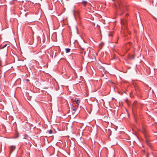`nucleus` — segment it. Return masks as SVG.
<instances>
[{
  "instance_id": "obj_1",
  "label": "nucleus",
  "mask_w": 157,
  "mask_h": 157,
  "mask_svg": "<svg viewBox=\"0 0 157 157\" xmlns=\"http://www.w3.org/2000/svg\"><path fill=\"white\" fill-rule=\"evenodd\" d=\"M117 3L119 6V8L117 9V12L120 15H122L125 11L128 10V8L125 4L121 0H118Z\"/></svg>"
},
{
  "instance_id": "obj_2",
  "label": "nucleus",
  "mask_w": 157,
  "mask_h": 157,
  "mask_svg": "<svg viewBox=\"0 0 157 157\" xmlns=\"http://www.w3.org/2000/svg\"><path fill=\"white\" fill-rule=\"evenodd\" d=\"M142 133H143L144 136L145 137L146 142V144L148 145V146H150V142L149 140L148 139V136L147 134V131L146 129L144 128L143 127L142 129Z\"/></svg>"
},
{
  "instance_id": "obj_3",
  "label": "nucleus",
  "mask_w": 157,
  "mask_h": 157,
  "mask_svg": "<svg viewBox=\"0 0 157 157\" xmlns=\"http://www.w3.org/2000/svg\"><path fill=\"white\" fill-rule=\"evenodd\" d=\"M128 13H126L125 17L123 19L121 20V24H123L124 25H125L126 22L127 21L126 18L127 17H128Z\"/></svg>"
},
{
  "instance_id": "obj_4",
  "label": "nucleus",
  "mask_w": 157,
  "mask_h": 157,
  "mask_svg": "<svg viewBox=\"0 0 157 157\" xmlns=\"http://www.w3.org/2000/svg\"><path fill=\"white\" fill-rule=\"evenodd\" d=\"M78 108V107H77V106H75V107L73 106V107H72L71 108V113H72V114H74L75 113V112L76 111L77 109Z\"/></svg>"
},
{
  "instance_id": "obj_5",
  "label": "nucleus",
  "mask_w": 157,
  "mask_h": 157,
  "mask_svg": "<svg viewBox=\"0 0 157 157\" xmlns=\"http://www.w3.org/2000/svg\"><path fill=\"white\" fill-rule=\"evenodd\" d=\"M82 3L84 5V6H85L86 4L87 3V2L86 1H82Z\"/></svg>"
},
{
  "instance_id": "obj_6",
  "label": "nucleus",
  "mask_w": 157,
  "mask_h": 157,
  "mask_svg": "<svg viewBox=\"0 0 157 157\" xmlns=\"http://www.w3.org/2000/svg\"><path fill=\"white\" fill-rule=\"evenodd\" d=\"M75 101L77 104V107H78L80 102L79 100L78 99H77Z\"/></svg>"
},
{
  "instance_id": "obj_7",
  "label": "nucleus",
  "mask_w": 157,
  "mask_h": 157,
  "mask_svg": "<svg viewBox=\"0 0 157 157\" xmlns=\"http://www.w3.org/2000/svg\"><path fill=\"white\" fill-rule=\"evenodd\" d=\"M28 138H29V137L27 135L25 134L24 135V138L25 139H28Z\"/></svg>"
},
{
  "instance_id": "obj_8",
  "label": "nucleus",
  "mask_w": 157,
  "mask_h": 157,
  "mask_svg": "<svg viewBox=\"0 0 157 157\" xmlns=\"http://www.w3.org/2000/svg\"><path fill=\"white\" fill-rule=\"evenodd\" d=\"M70 50H71V49L70 48H66L65 49L66 52L67 53L69 52H70Z\"/></svg>"
},
{
  "instance_id": "obj_9",
  "label": "nucleus",
  "mask_w": 157,
  "mask_h": 157,
  "mask_svg": "<svg viewBox=\"0 0 157 157\" xmlns=\"http://www.w3.org/2000/svg\"><path fill=\"white\" fill-rule=\"evenodd\" d=\"M52 130H50L49 131H48V132L49 134H51L52 133Z\"/></svg>"
},
{
  "instance_id": "obj_10",
  "label": "nucleus",
  "mask_w": 157,
  "mask_h": 157,
  "mask_svg": "<svg viewBox=\"0 0 157 157\" xmlns=\"http://www.w3.org/2000/svg\"><path fill=\"white\" fill-rule=\"evenodd\" d=\"M14 148H13V147L11 148L10 149V151L11 152H12L14 149Z\"/></svg>"
},
{
  "instance_id": "obj_11",
  "label": "nucleus",
  "mask_w": 157,
  "mask_h": 157,
  "mask_svg": "<svg viewBox=\"0 0 157 157\" xmlns=\"http://www.w3.org/2000/svg\"><path fill=\"white\" fill-rule=\"evenodd\" d=\"M7 44H5L4 45H3V47H2L1 48H2V49L4 48L5 47H6L7 46Z\"/></svg>"
},
{
  "instance_id": "obj_12",
  "label": "nucleus",
  "mask_w": 157,
  "mask_h": 157,
  "mask_svg": "<svg viewBox=\"0 0 157 157\" xmlns=\"http://www.w3.org/2000/svg\"><path fill=\"white\" fill-rule=\"evenodd\" d=\"M10 147H15V146H11Z\"/></svg>"
},
{
  "instance_id": "obj_13",
  "label": "nucleus",
  "mask_w": 157,
  "mask_h": 157,
  "mask_svg": "<svg viewBox=\"0 0 157 157\" xmlns=\"http://www.w3.org/2000/svg\"><path fill=\"white\" fill-rule=\"evenodd\" d=\"M129 45L130 46H131V45H130V43H129Z\"/></svg>"
},
{
  "instance_id": "obj_14",
  "label": "nucleus",
  "mask_w": 157,
  "mask_h": 157,
  "mask_svg": "<svg viewBox=\"0 0 157 157\" xmlns=\"http://www.w3.org/2000/svg\"><path fill=\"white\" fill-rule=\"evenodd\" d=\"M41 0V1L42 0Z\"/></svg>"
}]
</instances>
